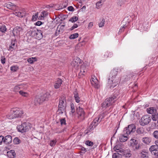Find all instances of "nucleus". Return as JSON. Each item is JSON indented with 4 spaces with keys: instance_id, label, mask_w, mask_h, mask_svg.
Instances as JSON below:
<instances>
[{
    "instance_id": "obj_1",
    "label": "nucleus",
    "mask_w": 158,
    "mask_h": 158,
    "mask_svg": "<svg viewBox=\"0 0 158 158\" xmlns=\"http://www.w3.org/2000/svg\"><path fill=\"white\" fill-rule=\"evenodd\" d=\"M4 6L6 7L7 8L11 10H15L14 14L19 17H23L25 16L26 12L24 9H22L18 11L16 9L18 7V6L15 5L11 2H8L4 4Z\"/></svg>"
},
{
    "instance_id": "obj_2",
    "label": "nucleus",
    "mask_w": 158,
    "mask_h": 158,
    "mask_svg": "<svg viewBox=\"0 0 158 158\" xmlns=\"http://www.w3.org/2000/svg\"><path fill=\"white\" fill-rule=\"evenodd\" d=\"M50 97L49 93L47 92L45 94H41L40 96H36L34 100V103L36 105H39L45 101L48 100Z\"/></svg>"
},
{
    "instance_id": "obj_3",
    "label": "nucleus",
    "mask_w": 158,
    "mask_h": 158,
    "mask_svg": "<svg viewBox=\"0 0 158 158\" xmlns=\"http://www.w3.org/2000/svg\"><path fill=\"white\" fill-rule=\"evenodd\" d=\"M48 17H50V16L49 15L48 13L46 11H44L41 13L39 17L38 13H35V15L32 16L31 20H36L37 18L38 20H42L48 19Z\"/></svg>"
},
{
    "instance_id": "obj_4",
    "label": "nucleus",
    "mask_w": 158,
    "mask_h": 158,
    "mask_svg": "<svg viewBox=\"0 0 158 158\" xmlns=\"http://www.w3.org/2000/svg\"><path fill=\"white\" fill-rule=\"evenodd\" d=\"M30 34L37 39L40 40L43 38L42 32L40 30L34 29L31 31Z\"/></svg>"
},
{
    "instance_id": "obj_5",
    "label": "nucleus",
    "mask_w": 158,
    "mask_h": 158,
    "mask_svg": "<svg viewBox=\"0 0 158 158\" xmlns=\"http://www.w3.org/2000/svg\"><path fill=\"white\" fill-rule=\"evenodd\" d=\"M30 128V126L28 123H23L21 125L18 126L17 129L18 131L22 133H23L28 131Z\"/></svg>"
},
{
    "instance_id": "obj_6",
    "label": "nucleus",
    "mask_w": 158,
    "mask_h": 158,
    "mask_svg": "<svg viewBox=\"0 0 158 158\" xmlns=\"http://www.w3.org/2000/svg\"><path fill=\"white\" fill-rule=\"evenodd\" d=\"M130 146L134 150H137L139 149L140 146L138 141L135 139L132 138L130 140Z\"/></svg>"
},
{
    "instance_id": "obj_7",
    "label": "nucleus",
    "mask_w": 158,
    "mask_h": 158,
    "mask_svg": "<svg viewBox=\"0 0 158 158\" xmlns=\"http://www.w3.org/2000/svg\"><path fill=\"white\" fill-rule=\"evenodd\" d=\"M151 118L149 115L147 114L143 116L139 121L140 124L144 126L148 124L151 121Z\"/></svg>"
},
{
    "instance_id": "obj_8",
    "label": "nucleus",
    "mask_w": 158,
    "mask_h": 158,
    "mask_svg": "<svg viewBox=\"0 0 158 158\" xmlns=\"http://www.w3.org/2000/svg\"><path fill=\"white\" fill-rule=\"evenodd\" d=\"M124 131L127 135L132 134L136 130V127L134 124H131L128 126V127L125 128Z\"/></svg>"
},
{
    "instance_id": "obj_9",
    "label": "nucleus",
    "mask_w": 158,
    "mask_h": 158,
    "mask_svg": "<svg viewBox=\"0 0 158 158\" xmlns=\"http://www.w3.org/2000/svg\"><path fill=\"white\" fill-rule=\"evenodd\" d=\"M100 116L95 118L93 121L90 124L89 126L88 130L90 131L95 127L98 123L101 121L102 118L100 119Z\"/></svg>"
},
{
    "instance_id": "obj_10",
    "label": "nucleus",
    "mask_w": 158,
    "mask_h": 158,
    "mask_svg": "<svg viewBox=\"0 0 158 158\" xmlns=\"http://www.w3.org/2000/svg\"><path fill=\"white\" fill-rule=\"evenodd\" d=\"M77 112L78 118L81 120H84L85 118V113L82 108L79 106L77 108Z\"/></svg>"
},
{
    "instance_id": "obj_11",
    "label": "nucleus",
    "mask_w": 158,
    "mask_h": 158,
    "mask_svg": "<svg viewBox=\"0 0 158 158\" xmlns=\"http://www.w3.org/2000/svg\"><path fill=\"white\" fill-rule=\"evenodd\" d=\"M11 110L16 118L20 117L23 113V111L19 108L14 109Z\"/></svg>"
},
{
    "instance_id": "obj_12",
    "label": "nucleus",
    "mask_w": 158,
    "mask_h": 158,
    "mask_svg": "<svg viewBox=\"0 0 158 158\" xmlns=\"http://www.w3.org/2000/svg\"><path fill=\"white\" fill-rule=\"evenodd\" d=\"M12 32L15 36H19L23 34V29L21 27H16L13 29Z\"/></svg>"
},
{
    "instance_id": "obj_13",
    "label": "nucleus",
    "mask_w": 158,
    "mask_h": 158,
    "mask_svg": "<svg viewBox=\"0 0 158 158\" xmlns=\"http://www.w3.org/2000/svg\"><path fill=\"white\" fill-rule=\"evenodd\" d=\"M64 23H60V24L58 26L55 33V34L56 36H57L63 33L64 30Z\"/></svg>"
},
{
    "instance_id": "obj_14",
    "label": "nucleus",
    "mask_w": 158,
    "mask_h": 158,
    "mask_svg": "<svg viewBox=\"0 0 158 158\" xmlns=\"http://www.w3.org/2000/svg\"><path fill=\"white\" fill-rule=\"evenodd\" d=\"M81 60L78 57L75 58L72 61L71 64L73 67L75 68L76 69H77L79 66V64L81 63Z\"/></svg>"
},
{
    "instance_id": "obj_15",
    "label": "nucleus",
    "mask_w": 158,
    "mask_h": 158,
    "mask_svg": "<svg viewBox=\"0 0 158 158\" xmlns=\"http://www.w3.org/2000/svg\"><path fill=\"white\" fill-rule=\"evenodd\" d=\"M149 150L152 154L156 155L158 153V147L156 145H152L150 147Z\"/></svg>"
},
{
    "instance_id": "obj_16",
    "label": "nucleus",
    "mask_w": 158,
    "mask_h": 158,
    "mask_svg": "<svg viewBox=\"0 0 158 158\" xmlns=\"http://www.w3.org/2000/svg\"><path fill=\"white\" fill-rule=\"evenodd\" d=\"M91 82L92 85H94L95 88L98 89L99 88V82L96 77H92L91 79Z\"/></svg>"
},
{
    "instance_id": "obj_17",
    "label": "nucleus",
    "mask_w": 158,
    "mask_h": 158,
    "mask_svg": "<svg viewBox=\"0 0 158 158\" xmlns=\"http://www.w3.org/2000/svg\"><path fill=\"white\" fill-rule=\"evenodd\" d=\"M12 141V138L11 136L9 135L6 136L4 138L3 143L6 144H9L11 143Z\"/></svg>"
},
{
    "instance_id": "obj_18",
    "label": "nucleus",
    "mask_w": 158,
    "mask_h": 158,
    "mask_svg": "<svg viewBox=\"0 0 158 158\" xmlns=\"http://www.w3.org/2000/svg\"><path fill=\"white\" fill-rule=\"evenodd\" d=\"M116 149L118 151V152H119L114 153L112 155V158H122L123 154H122L121 151L119 150L120 149Z\"/></svg>"
},
{
    "instance_id": "obj_19",
    "label": "nucleus",
    "mask_w": 158,
    "mask_h": 158,
    "mask_svg": "<svg viewBox=\"0 0 158 158\" xmlns=\"http://www.w3.org/2000/svg\"><path fill=\"white\" fill-rule=\"evenodd\" d=\"M88 65L85 63H84L82 64L81 67L80 73L81 74H84L83 73L86 72L87 71V68L88 67Z\"/></svg>"
},
{
    "instance_id": "obj_20",
    "label": "nucleus",
    "mask_w": 158,
    "mask_h": 158,
    "mask_svg": "<svg viewBox=\"0 0 158 158\" xmlns=\"http://www.w3.org/2000/svg\"><path fill=\"white\" fill-rule=\"evenodd\" d=\"M62 82V80L58 78L56 81L54 85V87L56 89H58L61 86Z\"/></svg>"
},
{
    "instance_id": "obj_21",
    "label": "nucleus",
    "mask_w": 158,
    "mask_h": 158,
    "mask_svg": "<svg viewBox=\"0 0 158 158\" xmlns=\"http://www.w3.org/2000/svg\"><path fill=\"white\" fill-rule=\"evenodd\" d=\"M119 150L121 151L122 154H123V156L126 157H130L131 156V154L130 152L129 153L126 150H124L122 149H120Z\"/></svg>"
},
{
    "instance_id": "obj_22",
    "label": "nucleus",
    "mask_w": 158,
    "mask_h": 158,
    "mask_svg": "<svg viewBox=\"0 0 158 158\" xmlns=\"http://www.w3.org/2000/svg\"><path fill=\"white\" fill-rule=\"evenodd\" d=\"M128 139L127 135L121 134L119 137V140L121 142H124L127 141Z\"/></svg>"
},
{
    "instance_id": "obj_23",
    "label": "nucleus",
    "mask_w": 158,
    "mask_h": 158,
    "mask_svg": "<svg viewBox=\"0 0 158 158\" xmlns=\"http://www.w3.org/2000/svg\"><path fill=\"white\" fill-rule=\"evenodd\" d=\"M141 158H149V153L148 152L143 151L140 153Z\"/></svg>"
},
{
    "instance_id": "obj_24",
    "label": "nucleus",
    "mask_w": 158,
    "mask_h": 158,
    "mask_svg": "<svg viewBox=\"0 0 158 158\" xmlns=\"http://www.w3.org/2000/svg\"><path fill=\"white\" fill-rule=\"evenodd\" d=\"M147 111L148 113L152 114L156 113L157 112V109L154 107H151L147 108Z\"/></svg>"
},
{
    "instance_id": "obj_25",
    "label": "nucleus",
    "mask_w": 158,
    "mask_h": 158,
    "mask_svg": "<svg viewBox=\"0 0 158 158\" xmlns=\"http://www.w3.org/2000/svg\"><path fill=\"white\" fill-rule=\"evenodd\" d=\"M136 132L139 135H143L146 133L143 128V127L137 128L136 130Z\"/></svg>"
},
{
    "instance_id": "obj_26",
    "label": "nucleus",
    "mask_w": 158,
    "mask_h": 158,
    "mask_svg": "<svg viewBox=\"0 0 158 158\" xmlns=\"http://www.w3.org/2000/svg\"><path fill=\"white\" fill-rule=\"evenodd\" d=\"M7 155L10 158H14L15 153L14 150H11L7 152Z\"/></svg>"
},
{
    "instance_id": "obj_27",
    "label": "nucleus",
    "mask_w": 158,
    "mask_h": 158,
    "mask_svg": "<svg viewBox=\"0 0 158 158\" xmlns=\"http://www.w3.org/2000/svg\"><path fill=\"white\" fill-rule=\"evenodd\" d=\"M74 97L76 102L77 103H79L80 101V98L79 97L77 91H75L74 92Z\"/></svg>"
},
{
    "instance_id": "obj_28",
    "label": "nucleus",
    "mask_w": 158,
    "mask_h": 158,
    "mask_svg": "<svg viewBox=\"0 0 158 158\" xmlns=\"http://www.w3.org/2000/svg\"><path fill=\"white\" fill-rule=\"evenodd\" d=\"M109 99L108 98L106 99L104 102L102 104V107L103 109L105 108L108 106Z\"/></svg>"
},
{
    "instance_id": "obj_29",
    "label": "nucleus",
    "mask_w": 158,
    "mask_h": 158,
    "mask_svg": "<svg viewBox=\"0 0 158 158\" xmlns=\"http://www.w3.org/2000/svg\"><path fill=\"white\" fill-rule=\"evenodd\" d=\"M143 142L145 144H148L151 142V139L148 137H143L142 139Z\"/></svg>"
},
{
    "instance_id": "obj_30",
    "label": "nucleus",
    "mask_w": 158,
    "mask_h": 158,
    "mask_svg": "<svg viewBox=\"0 0 158 158\" xmlns=\"http://www.w3.org/2000/svg\"><path fill=\"white\" fill-rule=\"evenodd\" d=\"M105 0H101L96 3V8L98 9H99L103 4V2Z\"/></svg>"
},
{
    "instance_id": "obj_31",
    "label": "nucleus",
    "mask_w": 158,
    "mask_h": 158,
    "mask_svg": "<svg viewBox=\"0 0 158 158\" xmlns=\"http://www.w3.org/2000/svg\"><path fill=\"white\" fill-rule=\"evenodd\" d=\"M37 60L36 57H31L28 59L27 60V62L31 64H32L34 63V62L36 61Z\"/></svg>"
},
{
    "instance_id": "obj_32",
    "label": "nucleus",
    "mask_w": 158,
    "mask_h": 158,
    "mask_svg": "<svg viewBox=\"0 0 158 158\" xmlns=\"http://www.w3.org/2000/svg\"><path fill=\"white\" fill-rule=\"evenodd\" d=\"M13 142L15 144H18L21 142V141L18 137H16L13 139Z\"/></svg>"
},
{
    "instance_id": "obj_33",
    "label": "nucleus",
    "mask_w": 158,
    "mask_h": 158,
    "mask_svg": "<svg viewBox=\"0 0 158 158\" xmlns=\"http://www.w3.org/2000/svg\"><path fill=\"white\" fill-rule=\"evenodd\" d=\"M6 117L9 119H13L16 118L15 116L14 115L13 112H12L11 110L10 111V114L6 115Z\"/></svg>"
},
{
    "instance_id": "obj_34",
    "label": "nucleus",
    "mask_w": 158,
    "mask_h": 158,
    "mask_svg": "<svg viewBox=\"0 0 158 158\" xmlns=\"http://www.w3.org/2000/svg\"><path fill=\"white\" fill-rule=\"evenodd\" d=\"M66 102L64 100V97H63L60 99L59 105H61L62 106L66 105Z\"/></svg>"
},
{
    "instance_id": "obj_35",
    "label": "nucleus",
    "mask_w": 158,
    "mask_h": 158,
    "mask_svg": "<svg viewBox=\"0 0 158 158\" xmlns=\"http://www.w3.org/2000/svg\"><path fill=\"white\" fill-rule=\"evenodd\" d=\"M78 36V34L77 33H75L71 35L69 37L70 39H73L77 37Z\"/></svg>"
},
{
    "instance_id": "obj_36",
    "label": "nucleus",
    "mask_w": 158,
    "mask_h": 158,
    "mask_svg": "<svg viewBox=\"0 0 158 158\" xmlns=\"http://www.w3.org/2000/svg\"><path fill=\"white\" fill-rule=\"evenodd\" d=\"M67 16L66 15H64L63 14H61L59 15L58 17V19L60 20H65L67 17Z\"/></svg>"
},
{
    "instance_id": "obj_37",
    "label": "nucleus",
    "mask_w": 158,
    "mask_h": 158,
    "mask_svg": "<svg viewBox=\"0 0 158 158\" xmlns=\"http://www.w3.org/2000/svg\"><path fill=\"white\" fill-rule=\"evenodd\" d=\"M18 69L19 67L17 66H14L10 67L11 70L13 72L16 71Z\"/></svg>"
},
{
    "instance_id": "obj_38",
    "label": "nucleus",
    "mask_w": 158,
    "mask_h": 158,
    "mask_svg": "<svg viewBox=\"0 0 158 158\" xmlns=\"http://www.w3.org/2000/svg\"><path fill=\"white\" fill-rule=\"evenodd\" d=\"M85 144L89 146H92L94 144L93 143L89 140L86 141L85 142Z\"/></svg>"
},
{
    "instance_id": "obj_39",
    "label": "nucleus",
    "mask_w": 158,
    "mask_h": 158,
    "mask_svg": "<svg viewBox=\"0 0 158 158\" xmlns=\"http://www.w3.org/2000/svg\"><path fill=\"white\" fill-rule=\"evenodd\" d=\"M19 93L21 95L24 97H27L28 95L27 93L24 92L22 90L19 91Z\"/></svg>"
},
{
    "instance_id": "obj_40",
    "label": "nucleus",
    "mask_w": 158,
    "mask_h": 158,
    "mask_svg": "<svg viewBox=\"0 0 158 158\" xmlns=\"http://www.w3.org/2000/svg\"><path fill=\"white\" fill-rule=\"evenodd\" d=\"M79 24V22H77V23L74 24L70 28V30H72L74 29L77 28Z\"/></svg>"
},
{
    "instance_id": "obj_41",
    "label": "nucleus",
    "mask_w": 158,
    "mask_h": 158,
    "mask_svg": "<svg viewBox=\"0 0 158 158\" xmlns=\"http://www.w3.org/2000/svg\"><path fill=\"white\" fill-rule=\"evenodd\" d=\"M116 98V97L115 96H111L110 97H109V102L110 101H111L112 100H114V101L113 102V103L114 102L115 100H114ZM110 103L109 102V105H110Z\"/></svg>"
},
{
    "instance_id": "obj_42",
    "label": "nucleus",
    "mask_w": 158,
    "mask_h": 158,
    "mask_svg": "<svg viewBox=\"0 0 158 158\" xmlns=\"http://www.w3.org/2000/svg\"><path fill=\"white\" fill-rule=\"evenodd\" d=\"M153 135L155 138L158 139V130L155 131L153 133Z\"/></svg>"
},
{
    "instance_id": "obj_43",
    "label": "nucleus",
    "mask_w": 158,
    "mask_h": 158,
    "mask_svg": "<svg viewBox=\"0 0 158 158\" xmlns=\"http://www.w3.org/2000/svg\"><path fill=\"white\" fill-rule=\"evenodd\" d=\"M6 29L5 26L3 25L0 28V31L3 33H4L6 31Z\"/></svg>"
},
{
    "instance_id": "obj_44",
    "label": "nucleus",
    "mask_w": 158,
    "mask_h": 158,
    "mask_svg": "<svg viewBox=\"0 0 158 158\" xmlns=\"http://www.w3.org/2000/svg\"><path fill=\"white\" fill-rule=\"evenodd\" d=\"M15 41H12L11 44L9 46V50H11V49L14 48L15 45Z\"/></svg>"
},
{
    "instance_id": "obj_45",
    "label": "nucleus",
    "mask_w": 158,
    "mask_h": 158,
    "mask_svg": "<svg viewBox=\"0 0 158 158\" xmlns=\"http://www.w3.org/2000/svg\"><path fill=\"white\" fill-rule=\"evenodd\" d=\"M20 85L15 86L14 89V91L15 92H18L20 88Z\"/></svg>"
},
{
    "instance_id": "obj_46",
    "label": "nucleus",
    "mask_w": 158,
    "mask_h": 158,
    "mask_svg": "<svg viewBox=\"0 0 158 158\" xmlns=\"http://www.w3.org/2000/svg\"><path fill=\"white\" fill-rule=\"evenodd\" d=\"M71 108V112L72 114L74 113L75 112V109L74 106L73 104H71L70 105Z\"/></svg>"
},
{
    "instance_id": "obj_47",
    "label": "nucleus",
    "mask_w": 158,
    "mask_h": 158,
    "mask_svg": "<svg viewBox=\"0 0 158 158\" xmlns=\"http://www.w3.org/2000/svg\"><path fill=\"white\" fill-rule=\"evenodd\" d=\"M60 122L61 125H63L66 124V121L65 118H62L60 119Z\"/></svg>"
},
{
    "instance_id": "obj_48",
    "label": "nucleus",
    "mask_w": 158,
    "mask_h": 158,
    "mask_svg": "<svg viewBox=\"0 0 158 158\" xmlns=\"http://www.w3.org/2000/svg\"><path fill=\"white\" fill-rule=\"evenodd\" d=\"M65 110H62V109H58L57 112L58 114L60 115L62 114L65 111Z\"/></svg>"
},
{
    "instance_id": "obj_49",
    "label": "nucleus",
    "mask_w": 158,
    "mask_h": 158,
    "mask_svg": "<svg viewBox=\"0 0 158 158\" xmlns=\"http://www.w3.org/2000/svg\"><path fill=\"white\" fill-rule=\"evenodd\" d=\"M56 140H53L51 141L50 142V144L51 146H53L55 145L56 143Z\"/></svg>"
},
{
    "instance_id": "obj_50",
    "label": "nucleus",
    "mask_w": 158,
    "mask_h": 158,
    "mask_svg": "<svg viewBox=\"0 0 158 158\" xmlns=\"http://www.w3.org/2000/svg\"><path fill=\"white\" fill-rule=\"evenodd\" d=\"M66 108V105H64V106H62L61 105H60L58 106V109H60L63 110H65Z\"/></svg>"
},
{
    "instance_id": "obj_51",
    "label": "nucleus",
    "mask_w": 158,
    "mask_h": 158,
    "mask_svg": "<svg viewBox=\"0 0 158 158\" xmlns=\"http://www.w3.org/2000/svg\"><path fill=\"white\" fill-rule=\"evenodd\" d=\"M1 62L2 64H4L6 62V59L4 57H2L1 59Z\"/></svg>"
},
{
    "instance_id": "obj_52",
    "label": "nucleus",
    "mask_w": 158,
    "mask_h": 158,
    "mask_svg": "<svg viewBox=\"0 0 158 158\" xmlns=\"http://www.w3.org/2000/svg\"><path fill=\"white\" fill-rule=\"evenodd\" d=\"M4 139V137L3 136L1 135L0 136V144H1L2 143V142H3Z\"/></svg>"
},
{
    "instance_id": "obj_53",
    "label": "nucleus",
    "mask_w": 158,
    "mask_h": 158,
    "mask_svg": "<svg viewBox=\"0 0 158 158\" xmlns=\"http://www.w3.org/2000/svg\"><path fill=\"white\" fill-rule=\"evenodd\" d=\"M68 10L69 11H73L74 8L72 6H69L68 7Z\"/></svg>"
},
{
    "instance_id": "obj_54",
    "label": "nucleus",
    "mask_w": 158,
    "mask_h": 158,
    "mask_svg": "<svg viewBox=\"0 0 158 158\" xmlns=\"http://www.w3.org/2000/svg\"><path fill=\"white\" fill-rule=\"evenodd\" d=\"M152 119L154 121H156L158 119V117L156 116H155L154 115H152Z\"/></svg>"
},
{
    "instance_id": "obj_55",
    "label": "nucleus",
    "mask_w": 158,
    "mask_h": 158,
    "mask_svg": "<svg viewBox=\"0 0 158 158\" xmlns=\"http://www.w3.org/2000/svg\"><path fill=\"white\" fill-rule=\"evenodd\" d=\"M126 0H119V4L120 6L122 4H124L126 2Z\"/></svg>"
},
{
    "instance_id": "obj_56",
    "label": "nucleus",
    "mask_w": 158,
    "mask_h": 158,
    "mask_svg": "<svg viewBox=\"0 0 158 158\" xmlns=\"http://www.w3.org/2000/svg\"><path fill=\"white\" fill-rule=\"evenodd\" d=\"M104 22L102 21L101 22V23H99V24L98 25H99V27H102L104 26Z\"/></svg>"
},
{
    "instance_id": "obj_57",
    "label": "nucleus",
    "mask_w": 158,
    "mask_h": 158,
    "mask_svg": "<svg viewBox=\"0 0 158 158\" xmlns=\"http://www.w3.org/2000/svg\"><path fill=\"white\" fill-rule=\"evenodd\" d=\"M42 24V23L40 21H38L36 23L35 25H36L39 26H40Z\"/></svg>"
},
{
    "instance_id": "obj_58",
    "label": "nucleus",
    "mask_w": 158,
    "mask_h": 158,
    "mask_svg": "<svg viewBox=\"0 0 158 158\" xmlns=\"http://www.w3.org/2000/svg\"><path fill=\"white\" fill-rule=\"evenodd\" d=\"M69 20H78V17L76 16H74L71 18Z\"/></svg>"
},
{
    "instance_id": "obj_59",
    "label": "nucleus",
    "mask_w": 158,
    "mask_h": 158,
    "mask_svg": "<svg viewBox=\"0 0 158 158\" xmlns=\"http://www.w3.org/2000/svg\"><path fill=\"white\" fill-rule=\"evenodd\" d=\"M86 151H87L86 150V149L85 148H81L82 153H84L85 152H86Z\"/></svg>"
},
{
    "instance_id": "obj_60",
    "label": "nucleus",
    "mask_w": 158,
    "mask_h": 158,
    "mask_svg": "<svg viewBox=\"0 0 158 158\" xmlns=\"http://www.w3.org/2000/svg\"><path fill=\"white\" fill-rule=\"evenodd\" d=\"M131 17L130 16L128 15L124 18V19H126V20H128L129 19H131Z\"/></svg>"
},
{
    "instance_id": "obj_61",
    "label": "nucleus",
    "mask_w": 158,
    "mask_h": 158,
    "mask_svg": "<svg viewBox=\"0 0 158 158\" xmlns=\"http://www.w3.org/2000/svg\"><path fill=\"white\" fill-rule=\"evenodd\" d=\"M64 4V5L63 6V7H62V8H65L66 7V6L67 5V4L66 2H64L63 4V5Z\"/></svg>"
},
{
    "instance_id": "obj_62",
    "label": "nucleus",
    "mask_w": 158,
    "mask_h": 158,
    "mask_svg": "<svg viewBox=\"0 0 158 158\" xmlns=\"http://www.w3.org/2000/svg\"><path fill=\"white\" fill-rule=\"evenodd\" d=\"M93 26V24L92 23H89V25H88V27L89 28L91 27L92 26Z\"/></svg>"
},
{
    "instance_id": "obj_63",
    "label": "nucleus",
    "mask_w": 158,
    "mask_h": 158,
    "mask_svg": "<svg viewBox=\"0 0 158 158\" xmlns=\"http://www.w3.org/2000/svg\"><path fill=\"white\" fill-rule=\"evenodd\" d=\"M124 26L121 27V28L120 29V31H123L124 30Z\"/></svg>"
},
{
    "instance_id": "obj_64",
    "label": "nucleus",
    "mask_w": 158,
    "mask_h": 158,
    "mask_svg": "<svg viewBox=\"0 0 158 158\" xmlns=\"http://www.w3.org/2000/svg\"><path fill=\"white\" fill-rule=\"evenodd\" d=\"M153 115H154L155 116H156L158 117V113H157V112L156 113H154Z\"/></svg>"
}]
</instances>
